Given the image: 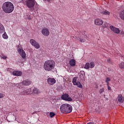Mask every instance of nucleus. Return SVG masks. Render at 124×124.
Segmentation results:
<instances>
[{
	"instance_id": "2eb2a0df",
	"label": "nucleus",
	"mask_w": 124,
	"mask_h": 124,
	"mask_svg": "<svg viewBox=\"0 0 124 124\" xmlns=\"http://www.w3.org/2000/svg\"><path fill=\"white\" fill-rule=\"evenodd\" d=\"M69 64L71 66H75V65L76 64V62H75V60L71 59L70 61Z\"/></svg>"
},
{
	"instance_id": "bb28decb",
	"label": "nucleus",
	"mask_w": 124,
	"mask_h": 124,
	"mask_svg": "<svg viewBox=\"0 0 124 124\" xmlns=\"http://www.w3.org/2000/svg\"><path fill=\"white\" fill-rule=\"evenodd\" d=\"M49 115H50L51 118H54V117H55V116H56V114H55V113H54L53 112H50Z\"/></svg>"
},
{
	"instance_id": "58836bf2",
	"label": "nucleus",
	"mask_w": 124,
	"mask_h": 124,
	"mask_svg": "<svg viewBox=\"0 0 124 124\" xmlns=\"http://www.w3.org/2000/svg\"><path fill=\"white\" fill-rule=\"evenodd\" d=\"M108 91H110V90H111V87H110L109 86H108Z\"/></svg>"
},
{
	"instance_id": "1a4fd4ad",
	"label": "nucleus",
	"mask_w": 124,
	"mask_h": 124,
	"mask_svg": "<svg viewBox=\"0 0 124 124\" xmlns=\"http://www.w3.org/2000/svg\"><path fill=\"white\" fill-rule=\"evenodd\" d=\"M62 99L65 101H72V98L69 97V95L67 93H65L62 96Z\"/></svg>"
},
{
	"instance_id": "f257e3e1",
	"label": "nucleus",
	"mask_w": 124,
	"mask_h": 124,
	"mask_svg": "<svg viewBox=\"0 0 124 124\" xmlns=\"http://www.w3.org/2000/svg\"><path fill=\"white\" fill-rule=\"evenodd\" d=\"M2 9L5 13H12L14 10V5L10 1L5 2L2 5Z\"/></svg>"
},
{
	"instance_id": "7c9ffc66",
	"label": "nucleus",
	"mask_w": 124,
	"mask_h": 124,
	"mask_svg": "<svg viewBox=\"0 0 124 124\" xmlns=\"http://www.w3.org/2000/svg\"><path fill=\"white\" fill-rule=\"evenodd\" d=\"M109 81H111V79L109 78H107L106 80V83H109Z\"/></svg>"
},
{
	"instance_id": "5701e85b",
	"label": "nucleus",
	"mask_w": 124,
	"mask_h": 124,
	"mask_svg": "<svg viewBox=\"0 0 124 124\" xmlns=\"http://www.w3.org/2000/svg\"><path fill=\"white\" fill-rule=\"evenodd\" d=\"M90 68V63L89 62L86 63L85 65L84 68H85V69H89Z\"/></svg>"
},
{
	"instance_id": "b1692460",
	"label": "nucleus",
	"mask_w": 124,
	"mask_h": 124,
	"mask_svg": "<svg viewBox=\"0 0 124 124\" xmlns=\"http://www.w3.org/2000/svg\"><path fill=\"white\" fill-rule=\"evenodd\" d=\"M119 67L123 69L124 68V62H122L119 64Z\"/></svg>"
},
{
	"instance_id": "6ab92c4d",
	"label": "nucleus",
	"mask_w": 124,
	"mask_h": 124,
	"mask_svg": "<svg viewBox=\"0 0 124 124\" xmlns=\"http://www.w3.org/2000/svg\"><path fill=\"white\" fill-rule=\"evenodd\" d=\"M78 77H74L73 78V80H72V83L74 85V86H76V85H77V79H78Z\"/></svg>"
},
{
	"instance_id": "79ce46f5",
	"label": "nucleus",
	"mask_w": 124,
	"mask_h": 124,
	"mask_svg": "<svg viewBox=\"0 0 124 124\" xmlns=\"http://www.w3.org/2000/svg\"><path fill=\"white\" fill-rule=\"evenodd\" d=\"M96 88L97 89V88H98V86H96Z\"/></svg>"
},
{
	"instance_id": "39448f33",
	"label": "nucleus",
	"mask_w": 124,
	"mask_h": 124,
	"mask_svg": "<svg viewBox=\"0 0 124 124\" xmlns=\"http://www.w3.org/2000/svg\"><path fill=\"white\" fill-rule=\"evenodd\" d=\"M31 84V81L30 80L26 79L25 80H23L22 83H20L18 84H16V85H18L17 88L18 89H22L23 88V86H21L22 85L23 86H30V85Z\"/></svg>"
},
{
	"instance_id": "c9c22d12",
	"label": "nucleus",
	"mask_w": 124,
	"mask_h": 124,
	"mask_svg": "<svg viewBox=\"0 0 124 124\" xmlns=\"http://www.w3.org/2000/svg\"><path fill=\"white\" fill-rule=\"evenodd\" d=\"M1 59H3V60H5V59H7V57L6 56H3L1 57Z\"/></svg>"
},
{
	"instance_id": "a19ab883",
	"label": "nucleus",
	"mask_w": 124,
	"mask_h": 124,
	"mask_svg": "<svg viewBox=\"0 0 124 124\" xmlns=\"http://www.w3.org/2000/svg\"><path fill=\"white\" fill-rule=\"evenodd\" d=\"M107 86H108V87H109V82H107Z\"/></svg>"
},
{
	"instance_id": "473e14b6",
	"label": "nucleus",
	"mask_w": 124,
	"mask_h": 124,
	"mask_svg": "<svg viewBox=\"0 0 124 124\" xmlns=\"http://www.w3.org/2000/svg\"><path fill=\"white\" fill-rule=\"evenodd\" d=\"M80 41V42H85V40H84V39H82V38H79V40Z\"/></svg>"
},
{
	"instance_id": "c85d7f7f",
	"label": "nucleus",
	"mask_w": 124,
	"mask_h": 124,
	"mask_svg": "<svg viewBox=\"0 0 124 124\" xmlns=\"http://www.w3.org/2000/svg\"><path fill=\"white\" fill-rule=\"evenodd\" d=\"M104 92V88H101L100 89L99 93L100 94H101V93H102Z\"/></svg>"
},
{
	"instance_id": "9b49d317",
	"label": "nucleus",
	"mask_w": 124,
	"mask_h": 124,
	"mask_svg": "<svg viewBox=\"0 0 124 124\" xmlns=\"http://www.w3.org/2000/svg\"><path fill=\"white\" fill-rule=\"evenodd\" d=\"M109 29H110V30H111V31H113V32H114V33H116V34H119V33H120V32H121V31H120L119 28H116V27H114L113 26H110L109 27Z\"/></svg>"
},
{
	"instance_id": "f3484780",
	"label": "nucleus",
	"mask_w": 124,
	"mask_h": 124,
	"mask_svg": "<svg viewBox=\"0 0 124 124\" xmlns=\"http://www.w3.org/2000/svg\"><path fill=\"white\" fill-rule=\"evenodd\" d=\"M119 17L121 18V20L124 21V10L119 13Z\"/></svg>"
},
{
	"instance_id": "72a5a7b5",
	"label": "nucleus",
	"mask_w": 124,
	"mask_h": 124,
	"mask_svg": "<svg viewBox=\"0 0 124 124\" xmlns=\"http://www.w3.org/2000/svg\"><path fill=\"white\" fill-rule=\"evenodd\" d=\"M120 34L122 35V37H124V31H121Z\"/></svg>"
},
{
	"instance_id": "f704fd0d",
	"label": "nucleus",
	"mask_w": 124,
	"mask_h": 124,
	"mask_svg": "<svg viewBox=\"0 0 124 124\" xmlns=\"http://www.w3.org/2000/svg\"><path fill=\"white\" fill-rule=\"evenodd\" d=\"M3 97H4V94L0 93V98H3Z\"/></svg>"
},
{
	"instance_id": "20e7f679",
	"label": "nucleus",
	"mask_w": 124,
	"mask_h": 124,
	"mask_svg": "<svg viewBox=\"0 0 124 124\" xmlns=\"http://www.w3.org/2000/svg\"><path fill=\"white\" fill-rule=\"evenodd\" d=\"M22 3L24 5L27 6L28 8H31V11H33L34 10V5H35V3H36V1L35 0H22Z\"/></svg>"
},
{
	"instance_id": "4468645a",
	"label": "nucleus",
	"mask_w": 124,
	"mask_h": 124,
	"mask_svg": "<svg viewBox=\"0 0 124 124\" xmlns=\"http://www.w3.org/2000/svg\"><path fill=\"white\" fill-rule=\"evenodd\" d=\"M23 73L21 71H14L13 72V75L14 76H21Z\"/></svg>"
},
{
	"instance_id": "f8f14e48",
	"label": "nucleus",
	"mask_w": 124,
	"mask_h": 124,
	"mask_svg": "<svg viewBox=\"0 0 124 124\" xmlns=\"http://www.w3.org/2000/svg\"><path fill=\"white\" fill-rule=\"evenodd\" d=\"M47 84L50 86L54 85V84H56V79H55L54 78H47Z\"/></svg>"
},
{
	"instance_id": "ea45409f",
	"label": "nucleus",
	"mask_w": 124,
	"mask_h": 124,
	"mask_svg": "<svg viewBox=\"0 0 124 124\" xmlns=\"http://www.w3.org/2000/svg\"><path fill=\"white\" fill-rule=\"evenodd\" d=\"M108 71H111V69H110L109 68H108Z\"/></svg>"
},
{
	"instance_id": "37998d69",
	"label": "nucleus",
	"mask_w": 124,
	"mask_h": 124,
	"mask_svg": "<svg viewBox=\"0 0 124 124\" xmlns=\"http://www.w3.org/2000/svg\"><path fill=\"white\" fill-rule=\"evenodd\" d=\"M81 75H80V76H81ZM82 76H83V75H82Z\"/></svg>"
},
{
	"instance_id": "4be33fe9",
	"label": "nucleus",
	"mask_w": 124,
	"mask_h": 124,
	"mask_svg": "<svg viewBox=\"0 0 124 124\" xmlns=\"http://www.w3.org/2000/svg\"><path fill=\"white\" fill-rule=\"evenodd\" d=\"M2 36L4 39H8V35H7V34L5 32H4Z\"/></svg>"
},
{
	"instance_id": "6e6552de",
	"label": "nucleus",
	"mask_w": 124,
	"mask_h": 124,
	"mask_svg": "<svg viewBox=\"0 0 124 124\" xmlns=\"http://www.w3.org/2000/svg\"><path fill=\"white\" fill-rule=\"evenodd\" d=\"M30 43L31 46L35 47L36 49H39V48H40V45H39V44H38V43H37L35 40L33 39H31Z\"/></svg>"
},
{
	"instance_id": "2f4dec72",
	"label": "nucleus",
	"mask_w": 124,
	"mask_h": 124,
	"mask_svg": "<svg viewBox=\"0 0 124 124\" xmlns=\"http://www.w3.org/2000/svg\"><path fill=\"white\" fill-rule=\"evenodd\" d=\"M107 62L108 63H110V64H112V61H111V59H108Z\"/></svg>"
},
{
	"instance_id": "412c9836",
	"label": "nucleus",
	"mask_w": 124,
	"mask_h": 124,
	"mask_svg": "<svg viewBox=\"0 0 124 124\" xmlns=\"http://www.w3.org/2000/svg\"><path fill=\"white\" fill-rule=\"evenodd\" d=\"M102 14L103 15H110V12L108 11L107 10H104L101 12Z\"/></svg>"
},
{
	"instance_id": "dca6fc26",
	"label": "nucleus",
	"mask_w": 124,
	"mask_h": 124,
	"mask_svg": "<svg viewBox=\"0 0 124 124\" xmlns=\"http://www.w3.org/2000/svg\"><path fill=\"white\" fill-rule=\"evenodd\" d=\"M118 101L119 102H121V103H123V102H124V98L123 97V96L121 94H119L118 95Z\"/></svg>"
},
{
	"instance_id": "9d476101",
	"label": "nucleus",
	"mask_w": 124,
	"mask_h": 124,
	"mask_svg": "<svg viewBox=\"0 0 124 124\" xmlns=\"http://www.w3.org/2000/svg\"><path fill=\"white\" fill-rule=\"evenodd\" d=\"M18 53L19 55H21L22 59H26L27 57V54H26V52L23 49L19 48L18 49Z\"/></svg>"
},
{
	"instance_id": "0eeeda50",
	"label": "nucleus",
	"mask_w": 124,
	"mask_h": 124,
	"mask_svg": "<svg viewBox=\"0 0 124 124\" xmlns=\"http://www.w3.org/2000/svg\"><path fill=\"white\" fill-rule=\"evenodd\" d=\"M21 95H27L28 94H32V92H31V89L29 88L26 90H23L20 93Z\"/></svg>"
},
{
	"instance_id": "c756f323",
	"label": "nucleus",
	"mask_w": 124,
	"mask_h": 124,
	"mask_svg": "<svg viewBox=\"0 0 124 124\" xmlns=\"http://www.w3.org/2000/svg\"><path fill=\"white\" fill-rule=\"evenodd\" d=\"M73 38H74V39H75V40H76V41H79V37H77L76 36H73Z\"/></svg>"
},
{
	"instance_id": "7ed1b4c3",
	"label": "nucleus",
	"mask_w": 124,
	"mask_h": 124,
	"mask_svg": "<svg viewBox=\"0 0 124 124\" xmlns=\"http://www.w3.org/2000/svg\"><path fill=\"white\" fill-rule=\"evenodd\" d=\"M62 113L68 114L72 111V107L68 104H64L60 107Z\"/></svg>"
},
{
	"instance_id": "f03ea898",
	"label": "nucleus",
	"mask_w": 124,
	"mask_h": 124,
	"mask_svg": "<svg viewBox=\"0 0 124 124\" xmlns=\"http://www.w3.org/2000/svg\"><path fill=\"white\" fill-rule=\"evenodd\" d=\"M56 62L53 60H47L44 63V68L46 71H51L55 68Z\"/></svg>"
},
{
	"instance_id": "e433bc0d",
	"label": "nucleus",
	"mask_w": 124,
	"mask_h": 124,
	"mask_svg": "<svg viewBox=\"0 0 124 124\" xmlns=\"http://www.w3.org/2000/svg\"><path fill=\"white\" fill-rule=\"evenodd\" d=\"M43 1H48V2H50V0H43Z\"/></svg>"
},
{
	"instance_id": "393cba45",
	"label": "nucleus",
	"mask_w": 124,
	"mask_h": 124,
	"mask_svg": "<svg viewBox=\"0 0 124 124\" xmlns=\"http://www.w3.org/2000/svg\"><path fill=\"white\" fill-rule=\"evenodd\" d=\"M76 86H77L78 88H80L81 89L83 88V85H82L80 82H77V84H76Z\"/></svg>"
},
{
	"instance_id": "423d86ee",
	"label": "nucleus",
	"mask_w": 124,
	"mask_h": 124,
	"mask_svg": "<svg viewBox=\"0 0 124 124\" xmlns=\"http://www.w3.org/2000/svg\"><path fill=\"white\" fill-rule=\"evenodd\" d=\"M41 32L44 36H49V35H50V31L49 29L46 27L42 29Z\"/></svg>"
},
{
	"instance_id": "ddd939ff",
	"label": "nucleus",
	"mask_w": 124,
	"mask_h": 124,
	"mask_svg": "<svg viewBox=\"0 0 124 124\" xmlns=\"http://www.w3.org/2000/svg\"><path fill=\"white\" fill-rule=\"evenodd\" d=\"M94 24L96 26H101L103 24V20L101 19L96 18L94 20Z\"/></svg>"
},
{
	"instance_id": "4c0bfd02",
	"label": "nucleus",
	"mask_w": 124,
	"mask_h": 124,
	"mask_svg": "<svg viewBox=\"0 0 124 124\" xmlns=\"http://www.w3.org/2000/svg\"><path fill=\"white\" fill-rule=\"evenodd\" d=\"M87 124H94V123L93 122H89V123H87Z\"/></svg>"
},
{
	"instance_id": "aec40b11",
	"label": "nucleus",
	"mask_w": 124,
	"mask_h": 124,
	"mask_svg": "<svg viewBox=\"0 0 124 124\" xmlns=\"http://www.w3.org/2000/svg\"><path fill=\"white\" fill-rule=\"evenodd\" d=\"M4 27L2 24H0V33H3L4 32Z\"/></svg>"
},
{
	"instance_id": "a878e982",
	"label": "nucleus",
	"mask_w": 124,
	"mask_h": 124,
	"mask_svg": "<svg viewBox=\"0 0 124 124\" xmlns=\"http://www.w3.org/2000/svg\"><path fill=\"white\" fill-rule=\"evenodd\" d=\"M90 68H93L94 67V62H92L89 63Z\"/></svg>"
},
{
	"instance_id": "a211bd4d",
	"label": "nucleus",
	"mask_w": 124,
	"mask_h": 124,
	"mask_svg": "<svg viewBox=\"0 0 124 124\" xmlns=\"http://www.w3.org/2000/svg\"><path fill=\"white\" fill-rule=\"evenodd\" d=\"M39 93L40 92H39V90H38V89H37V88H34L32 90V94L33 93L34 94H37Z\"/></svg>"
},
{
	"instance_id": "cd10ccee",
	"label": "nucleus",
	"mask_w": 124,
	"mask_h": 124,
	"mask_svg": "<svg viewBox=\"0 0 124 124\" xmlns=\"http://www.w3.org/2000/svg\"><path fill=\"white\" fill-rule=\"evenodd\" d=\"M103 27L104 29H106V28H107V27H108V24L106 22H105L103 25Z\"/></svg>"
}]
</instances>
